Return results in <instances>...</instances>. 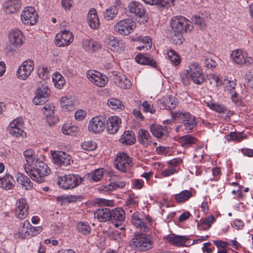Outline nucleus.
I'll list each match as a JSON object with an SVG mask.
<instances>
[{
  "label": "nucleus",
  "mask_w": 253,
  "mask_h": 253,
  "mask_svg": "<svg viewBox=\"0 0 253 253\" xmlns=\"http://www.w3.org/2000/svg\"><path fill=\"white\" fill-rule=\"evenodd\" d=\"M170 27L169 38L171 42L175 45L182 44L184 40L182 35L193 29L191 21L182 16L172 17L171 19Z\"/></svg>",
  "instance_id": "nucleus-1"
},
{
  "label": "nucleus",
  "mask_w": 253,
  "mask_h": 253,
  "mask_svg": "<svg viewBox=\"0 0 253 253\" xmlns=\"http://www.w3.org/2000/svg\"><path fill=\"white\" fill-rule=\"evenodd\" d=\"M51 172L49 167L39 159L35 160L34 165L30 168H26V173L33 180L39 183L45 181V177Z\"/></svg>",
  "instance_id": "nucleus-2"
},
{
  "label": "nucleus",
  "mask_w": 253,
  "mask_h": 253,
  "mask_svg": "<svg viewBox=\"0 0 253 253\" xmlns=\"http://www.w3.org/2000/svg\"><path fill=\"white\" fill-rule=\"evenodd\" d=\"M171 118L175 121H181L186 130L191 131L197 126L196 117L185 111H171Z\"/></svg>",
  "instance_id": "nucleus-3"
},
{
  "label": "nucleus",
  "mask_w": 253,
  "mask_h": 253,
  "mask_svg": "<svg viewBox=\"0 0 253 253\" xmlns=\"http://www.w3.org/2000/svg\"><path fill=\"white\" fill-rule=\"evenodd\" d=\"M129 245L134 250L145 252L152 248L153 243L149 235L142 234L132 238L129 241Z\"/></svg>",
  "instance_id": "nucleus-4"
},
{
  "label": "nucleus",
  "mask_w": 253,
  "mask_h": 253,
  "mask_svg": "<svg viewBox=\"0 0 253 253\" xmlns=\"http://www.w3.org/2000/svg\"><path fill=\"white\" fill-rule=\"evenodd\" d=\"M186 72L193 83L196 84L201 85L205 81L202 68L197 62L191 63Z\"/></svg>",
  "instance_id": "nucleus-5"
},
{
  "label": "nucleus",
  "mask_w": 253,
  "mask_h": 253,
  "mask_svg": "<svg viewBox=\"0 0 253 253\" xmlns=\"http://www.w3.org/2000/svg\"><path fill=\"white\" fill-rule=\"evenodd\" d=\"M83 181L79 175L74 174H65L59 177L58 185L64 189H73L79 185Z\"/></svg>",
  "instance_id": "nucleus-6"
},
{
  "label": "nucleus",
  "mask_w": 253,
  "mask_h": 253,
  "mask_svg": "<svg viewBox=\"0 0 253 253\" xmlns=\"http://www.w3.org/2000/svg\"><path fill=\"white\" fill-rule=\"evenodd\" d=\"M127 12H129L132 17L136 18H144L143 22L147 21L146 17V10L143 5L139 2L131 1L128 3Z\"/></svg>",
  "instance_id": "nucleus-7"
},
{
  "label": "nucleus",
  "mask_w": 253,
  "mask_h": 253,
  "mask_svg": "<svg viewBox=\"0 0 253 253\" xmlns=\"http://www.w3.org/2000/svg\"><path fill=\"white\" fill-rule=\"evenodd\" d=\"M136 27V24L131 19L121 20L114 26L116 32L122 35H128L133 32Z\"/></svg>",
  "instance_id": "nucleus-8"
},
{
  "label": "nucleus",
  "mask_w": 253,
  "mask_h": 253,
  "mask_svg": "<svg viewBox=\"0 0 253 253\" xmlns=\"http://www.w3.org/2000/svg\"><path fill=\"white\" fill-rule=\"evenodd\" d=\"M131 158L127 154L123 152H120L115 159L114 166L118 170L126 172L131 166Z\"/></svg>",
  "instance_id": "nucleus-9"
},
{
  "label": "nucleus",
  "mask_w": 253,
  "mask_h": 253,
  "mask_svg": "<svg viewBox=\"0 0 253 253\" xmlns=\"http://www.w3.org/2000/svg\"><path fill=\"white\" fill-rule=\"evenodd\" d=\"M53 163L60 167L70 165L73 162L71 156L63 151H50Z\"/></svg>",
  "instance_id": "nucleus-10"
},
{
  "label": "nucleus",
  "mask_w": 253,
  "mask_h": 253,
  "mask_svg": "<svg viewBox=\"0 0 253 253\" xmlns=\"http://www.w3.org/2000/svg\"><path fill=\"white\" fill-rule=\"evenodd\" d=\"M24 122L22 118H18L12 121L9 125L8 130L9 133L16 137L24 138L26 133L24 131Z\"/></svg>",
  "instance_id": "nucleus-11"
},
{
  "label": "nucleus",
  "mask_w": 253,
  "mask_h": 253,
  "mask_svg": "<svg viewBox=\"0 0 253 253\" xmlns=\"http://www.w3.org/2000/svg\"><path fill=\"white\" fill-rule=\"evenodd\" d=\"M38 14L34 7H26L22 12L21 19L25 25H33L38 21Z\"/></svg>",
  "instance_id": "nucleus-12"
},
{
  "label": "nucleus",
  "mask_w": 253,
  "mask_h": 253,
  "mask_svg": "<svg viewBox=\"0 0 253 253\" xmlns=\"http://www.w3.org/2000/svg\"><path fill=\"white\" fill-rule=\"evenodd\" d=\"M105 128V119L101 116L93 117L89 122L88 129L95 134L102 132Z\"/></svg>",
  "instance_id": "nucleus-13"
},
{
  "label": "nucleus",
  "mask_w": 253,
  "mask_h": 253,
  "mask_svg": "<svg viewBox=\"0 0 253 253\" xmlns=\"http://www.w3.org/2000/svg\"><path fill=\"white\" fill-rule=\"evenodd\" d=\"M34 63L31 59L24 61L19 67L17 71L18 78L26 80L31 74L34 69Z\"/></svg>",
  "instance_id": "nucleus-14"
},
{
  "label": "nucleus",
  "mask_w": 253,
  "mask_h": 253,
  "mask_svg": "<svg viewBox=\"0 0 253 253\" xmlns=\"http://www.w3.org/2000/svg\"><path fill=\"white\" fill-rule=\"evenodd\" d=\"M74 40V36L69 30H64L58 33L55 37V44L59 46H68Z\"/></svg>",
  "instance_id": "nucleus-15"
},
{
  "label": "nucleus",
  "mask_w": 253,
  "mask_h": 253,
  "mask_svg": "<svg viewBox=\"0 0 253 253\" xmlns=\"http://www.w3.org/2000/svg\"><path fill=\"white\" fill-rule=\"evenodd\" d=\"M33 102L36 105H41L45 103L48 97L49 93V89L46 84H43L39 87L35 92Z\"/></svg>",
  "instance_id": "nucleus-16"
},
{
  "label": "nucleus",
  "mask_w": 253,
  "mask_h": 253,
  "mask_svg": "<svg viewBox=\"0 0 253 253\" xmlns=\"http://www.w3.org/2000/svg\"><path fill=\"white\" fill-rule=\"evenodd\" d=\"M86 76L90 82L99 87L105 86L108 81L106 76L96 70L87 71Z\"/></svg>",
  "instance_id": "nucleus-17"
},
{
  "label": "nucleus",
  "mask_w": 253,
  "mask_h": 253,
  "mask_svg": "<svg viewBox=\"0 0 253 253\" xmlns=\"http://www.w3.org/2000/svg\"><path fill=\"white\" fill-rule=\"evenodd\" d=\"M29 207L24 198L18 199L15 204V214L20 219H24L29 214Z\"/></svg>",
  "instance_id": "nucleus-18"
},
{
  "label": "nucleus",
  "mask_w": 253,
  "mask_h": 253,
  "mask_svg": "<svg viewBox=\"0 0 253 253\" xmlns=\"http://www.w3.org/2000/svg\"><path fill=\"white\" fill-rule=\"evenodd\" d=\"M109 77L114 81L116 85L121 88L126 89L131 86L130 81L121 73L114 71L109 75Z\"/></svg>",
  "instance_id": "nucleus-19"
},
{
  "label": "nucleus",
  "mask_w": 253,
  "mask_h": 253,
  "mask_svg": "<svg viewBox=\"0 0 253 253\" xmlns=\"http://www.w3.org/2000/svg\"><path fill=\"white\" fill-rule=\"evenodd\" d=\"M231 57L233 61L237 64H245L250 65L253 64V59L248 57L246 53L241 49H236L232 51Z\"/></svg>",
  "instance_id": "nucleus-20"
},
{
  "label": "nucleus",
  "mask_w": 253,
  "mask_h": 253,
  "mask_svg": "<svg viewBox=\"0 0 253 253\" xmlns=\"http://www.w3.org/2000/svg\"><path fill=\"white\" fill-rule=\"evenodd\" d=\"M106 128L109 134H116L119 130L122 119L118 116H111L108 118L106 122Z\"/></svg>",
  "instance_id": "nucleus-21"
},
{
  "label": "nucleus",
  "mask_w": 253,
  "mask_h": 253,
  "mask_svg": "<svg viewBox=\"0 0 253 253\" xmlns=\"http://www.w3.org/2000/svg\"><path fill=\"white\" fill-rule=\"evenodd\" d=\"M111 218L110 220L116 228L122 226L126 217L125 211L121 208H116L111 211Z\"/></svg>",
  "instance_id": "nucleus-22"
},
{
  "label": "nucleus",
  "mask_w": 253,
  "mask_h": 253,
  "mask_svg": "<svg viewBox=\"0 0 253 253\" xmlns=\"http://www.w3.org/2000/svg\"><path fill=\"white\" fill-rule=\"evenodd\" d=\"M132 224L138 229L144 232L149 231V227L147 223L143 220L142 215L139 212L133 213L131 219Z\"/></svg>",
  "instance_id": "nucleus-23"
},
{
  "label": "nucleus",
  "mask_w": 253,
  "mask_h": 253,
  "mask_svg": "<svg viewBox=\"0 0 253 253\" xmlns=\"http://www.w3.org/2000/svg\"><path fill=\"white\" fill-rule=\"evenodd\" d=\"M21 6V3L20 0H8L2 5L4 12L8 14L18 12Z\"/></svg>",
  "instance_id": "nucleus-24"
},
{
  "label": "nucleus",
  "mask_w": 253,
  "mask_h": 253,
  "mask_svg": "<svg viewBox=\"0 0 253 253\" xmlns=\"http://www.w3.org/2000/svg\"><path fill=\"white\" fill-rule=\"evenodd\" d=\"M111 210L108 208L101 207L94 212V217L100 222H106L111 218Z\"/></svg>",
  "instance_id": "nucleus-25"
},
{
  "label": "nucleus",
  "mask_w": 253,
  "mask_h": 253,
  "mask_svg": "<svg viewBox=\"0 0 253 253\" xmlns=\"http://www.w3.org/2000/svg\"><path fill=\"white\" fill-rule=\"evenodd\" d=\"M161 109L172 110L177 105V100L172 96L164 97L159 100Z\"/></svg>",
  "instance_id": "nucleus-26"
},
{
  "label": "nucleus",
  "mask_w": 253,
  "mask_h": 253,
  "mask_svg": "<svg viewBox=\"0 0 253 253\" xmlns=\"http://www.w3.org/2000/svg\"><path fill=\"white\" fill-rule=\"evenodd\" d=\"M22 33L18 29L12 30L9 35V42L15 47H18L22 45Z\"/></svg>",
  "instance_id": "nucleus-27"
},
{
  "label": "nucleus",
  "mask_w": 253,
  "mask_h": 253,
  "mask_svg": "<svg viewBox=\"0 0 253 253\" xmlns=\"http://www.w3.org/2000/svg\"><path fill=\"white\" fill-rule=\"evenodd\" d=\"M135 60L140 64L147 65L154 68L157 66L156 61L149 54L140 53L136 56Z\"/></svg>",
  "instance_id": "nucleus-28"
},
{
  "label": "nucleus",
  "mask_w": 253,
  "mask_h": 253,
  "mask_svg": "<svg viewBox=\"0 0 253 253\" xmlns=\"http://www.w3.org/2000/svg\"><path fill=\"white\" fill-rule=\"evenodd\" d=\"M87 21L89 26L92 29H97L100 25L99 18L95 8H91L88 12Z\"/></svg>",
  "instance_id": "nucleus-29"
},
{
  "label": "nucleus",
  "mask_w": 253,
  "mask_h": 253,
  "mask_svg": "<svg viewBox=\"0 0 253 253\" xmlns=\"http://www.w3.org/2000/svg\"><path fill=\"white\" fill-rule=\"evenodd\" d=\"M150 129L153 135L156 137L161 138L163 136L168 135V127L167 126L163 127L161 125L153 124L150 126Z\"/></svg>",
  "instance_id": "nucleus-30"
},
{
  "label": "nucleus",
  "mask_w": 253,
  "mask_h": 253,
  "mask_svg": "<svg viewBox=\"0 0 253 253\" xmlns=\"http://www.w3.org/2000/svg\"><path fill=\"white\" fill-rule=\"evenodd\" d=\"M167 240L172 245L182 247L185 246L188 239L186 236H178L172 234L169 235L167 237Z\"/></svg>",
  "instance_id": "nucleus-31"
},
{
  "label": "nucleus",
  "mask_w": 253,
  "mask_h": 253,
  "mask_svg": "<svg viewBox=\"0 0 253 253\" xmlns=\"http://www.w3.org/2000/svg\"><path fill=\"white\" fill-rule=\"evenodd\" d=\"M16 177L17 182L26 190H30L33 189V183L26 175L18 172L16 174Z\"/></svg>",
  "instance_id": "nucleus-32"
},
{
  "label": "nucleus",
  "mask_w": 253,
  "mask_h": 253,
  "mask_svg": "<svg viewBox=\"0 0 253 253\" xmlns=\"http://www.w3.org/2000/svg\"><path fill=\"white\" fill-rule=\"evenodd\" d=\"M137 139L138 141L143 145L147 146L152 142V137L149 132L142 128L138 130Z\"/></svg>",
  "instance_id": "nucleus-33"
},
{
  "label": "nucleus",
  "mask_w": 253,
  "mask_h": 253,
  "mask_svg": "<svg viewBox=\"0 0 253 253\" xmlns=\"http://www.w3.org/2000/svg\"><path fill=\"white\" fill-rule=\"evenodd\" d=\"M31 224L28 220H25L21 223L19 230L16 234L17 238L20 239H28L30 238L29 229Z\"/></svg>",
  "instance_id": "nucleus-34"
},
{
  "label": "nucleus",
  "mask_w": 253,
  "mask_h": 253,
  "mask_svg": "<svg viewBox=\"0 0 253 253\" xmlns=\"http://www.w3.org/2000/svg\"><path fill=\"white\" fill-rule=\"evenodd\" d=\"M135 141L134 133L130 130L125 131L119 139L121 143L128 145L134 144Z\"/></svg>",
  "instance_id": "nucleus-35"
},
{
  "label": "nucleus",
  "mask_w": 253,
  "mask_h": 253,
  "mask_svg": "<svg viewBox=\"0 0 253 253\" xmlns=\"http://www.w3.org/2000/svg\"><path fill=\"white\" fill-rule=\"evenodd\" d=\"M14 180L9 174H6L3 177H0V187L8 190L14 186Z\"/></svg>",
  "instance_id": "nucleus-36"
},
{
  "label": "nucleus",
  "mask_w": 253,
  "mask_h": 253,
  "mask_svg": "<svg viewBox=\"0 0 253 253\" xmlns=\"http://www.w3.org/2000/svg\"><path fill=\"white\" fill-rule=\"evenodd\" d=\"M23 155L24 156L26 163L23 166L25 171L26 172V168L30 169L33 165H34L35 162V155L33 150L31 149H28L24 151Z\"/></svg>",
  "instance_id": "nucleus-37"
},
{
  "label": "nucleus",
  "mask_w": 253,
  "mask_h": 253,
  "mask_svg": "<svg viewBox=\"0 0 253 253\" xmlns=\"http://www.w3.org/2000/svg\"><path fill=\"white\" fill-rule=\"evenodd\" d=\"M215 221V218L213 215H210L206 218H202L198 222V229L200 230H207Z\"/></svg>",
  "instance_id": "nucleus-38"
},
{
  "label": "nucleus",
  "mask_w": 253,
  "mask_h": 253,
  "mask_svg": "<svg viewBox=\"0 0 253 253\" xmlns=\"http://www.w3.org/2000/svg\"><path fill=\"white\" fill-rule=\"evenodd\" d=\"M106 43L108 48L112 51H118L120 49L119 40L114 36L107 37L105 39Z\"/></svg>",
  "instance_id": "nucleus-39"
},
{
  "label": "nucleus",
  "mask_w": 253,
  "mask_h": 253,
  "mask_svg": "<svg viewBox=\"0 0 253 253\" xmlns=\"http://www.w3.org/2000/svg\"><path fill=\"white\" fill-rule=\"evenodd\" d=\"M192 196V194L191 191L185 190L178 194H175L174 198L177 203H181L188 200Z\"/></svg>",
  "instance_id": "nucleus-40"
},
{
  "label": "nucleus",
  "mask_w": 253,
  "mask_h": 253,
  "mask_svg": "<svg viewBox=\"0 0 253 253\" xmlns=\"http://www.w3.org/2000/svg\"><path fill=\"white\" fill-rule=\"evenodd\" d=\"M180 142L183 147H189L195 144L197 139L190 135H185L179 138Z\"/></svg>",
  "instance_id": "nucleus-41"
},
{
  "label": "nucleus",
  "mask_w": 253,
  "mask_h": 253,
  "mask_svg": "<svg viewBox=\"0 0 253 253\" xmlns=\"http://www.w3.org/2000/svg\"><path fill=\"white\" fill-rule=\"evenodd\" d=\"M118 12L117 6L112 5L108 8L104 13V18L108 21L113 19Z\"/></svg>",
  "instance_id": "nucleus-42"
},
{
  "label": "nucleus",
  "mask_w": 253,
  "mask_h": 253,
  "mask_svg": "<svg viewBox=\"0 0 253 253\" xmlns=\"http://www.w3.org/2000/svg\"><path fill=\"white\" fill-rule=\"evenodd\" d=\"M52 81L55 86L58 89H61L65 84L64 77L58 72L53 75Z\"/></svg>",
  "instance_id": "nucleus-43"
},
{
  "label": "nucleus",
  "mask_w": 253,
  "mask_h": 253,
  "mask_svg": "<svg viewBox=\"0 0 253 253\" xmlns=\"http://www.w3.org/2000/svg\"><path fill=\"white\" fill-rule=\"evenodd\" d=\"M126 186V183L124 181H119L111 182L108 185L104 186L101 190L105 192L108 191H113L118 188H123Z\"/></svg>",
  "instance_id": "nucleus-44"
},
{
  "label": "nucleus",
  "mask_w": 253,
  "mask_h": 253,
  "mask_svg": "<svg viewBox=\"0 0 253 253\" xmlns=\"http://www.w3.org/2000/svg\"><path fill=\"white\" fill-rule=\"evenodd\" d=\"M107 104L109 107L113 110H121L124 107L123 104L119 99L114 98L108 99Z\"/></svg>",
  "instance_id": "nucleus-45"
},
{
  "label": "nucleus",
  "mask_w": 253,
  "mask_h": 253,
  "mask_svg": "<svg viewBox=\"0 0 253 253\" xmlns=\"http://www.w3.org/2000/svg\"><path fill=\"white\" fill-rule=\"evenodd\" d=\"M60 101L61 107L65 110L72 111L73 109V103L71 99L62 97Z\"/></svg>",
  "instance_id": "nucleus-46"
},
{
  "label": "nucleus",
  "mask_w": 253,
  "mask_h": 253,
  "mask_svg": "<svg viewBox=\"0 0 253 253\" xmlns=\"http://www.w3.org/2000/svg\"><path fill=\"white\" fill-rule=\"evenodd\" d=\"M168 56L171 63L174 66H177L180 63V58L174 50L170 49L168 51Z\"/></svg>",
  "instance_id": "nucleus-47"
},
{
  "label": "nucleus",
  "mask_w": 253,
  "mask_h": 253,
  "mask_svg": "<svg viewBox=\"0 0 253 253\" xmlns=\"http://www.w3.org/2000/svg\"><path fill=\"white\" fill-rule=\"evenodd\" d=\"M104 174V169L100 168L95 169L93 172L89 174L90 180L92 181H98L101 179Z\"/></svg>",
  "instance_id": "nucleus-48"
},
{
  "label": "nucleus",
  "mask_w": 253,
  "mask_h": 253,
  "mask_svg": "<svg viewBox=\"0 0 253 253\" xmlns=\"http://www.w3.org/2000/svg\"><path fill=\"white\" fill-rule=\"evenodd\" d=\"M77 228L79 232L84 235H88L91 231L90 226L86 223L81 221L77 223Z\"/></svg>",
  "instance_id": "nucleus-49"
},
{
  "label": "nucleus",
  "mask_w": 253,
  "mask_h": 253,
  "mask_svg": "<svg viewBox=\"0 0 253 253\" xmlns=\"http://www.w3.org/2000/svg\"><path fill=\"white\" fill-rule=\"evenodd\" d=\"M62 130L65 135H76V132L78 131V128L75 126L65 125L63 126Z\"/></svg>",
  "instance_id": "nucleus-50"
},
{
  "label": "nucleus",
  "mask_w": 253,
  "mask_h": 253,
  "mask_svg": "<svg viewBox=\"0 0 253 253\" xmlns=\"http://www.w3.org/2000/svg\"><path fill=\"white\" fill-rule=\"evenodd\" d=\"M192 20L200 29L203 30L206 27L205 20L203 17L194 15L192 17Z\"/></svg>",
  "instance_id": "nucleus-51"
},
{
  "label": "nucleus",
  "mask_w": 253,
  "mask_h": 253,
  "mask_svg": "<svg viewBox=\"0 0 253 253\" xmlns=\"http://www.w3.org/2000/svg\"><path fill=\"white\" fill-rule=\"evenodd\" d=\"M223 84L225 85V90H227L229 93H233L235 91V87L236 86L235 81L225 79L223 82Z\"/></svg>",
  "instance_id": "nucleus-52"
},
{
  "label": "nucleus",
  "mask_w": 253,
  "mask_h": 253,
  "mask_svg": "<svg viewBox=\"0 0 253 253\" xmlns=\"http://www.w3.org/2000/svg\"><path fill=\"white\" fill-rule=\"evenodd\" d=\"M54 106L52 104H47L43 107L42 110L47 118L53 116L54 114Z\"/></svg>",
  "instance_id": "nucleus-53"
},
{
  "label": "nucleus",
  "mask_w": 253,
  "mask_h": 253,
  "mask_svg": "<svg viewBox=\"0 0 253 253\" xmlns=\"http://www.w3.org/2000/svg\"><path fill=\"white\" fill-rule=\"evenodd\" d=\"M82 149L85 151H93L97 148L96 143L93 141H84L81 145Z\"/></svg>",
  "instance_id": "nucleus-54"
},
{
  "label": "nucleus",
  "mask_w": 253,
  "mask_h": 253,
  "mask_svg": "<svg viewBox=\"0 0 253 253\" xmlns=\"http://www.w3.org/2000/svg\"><path fill=\"white\" fill-rule=\"evenodd\" d=\"M226 140L227 141H240L243 140L244 137L239 133L236 132H230L225 136Z\"/></svg>",
  "instance_id": "nucleus-55"
},
{
  "label": "nucleus",
  "mask_w": 253,
  "mask_h": 253,
  "mask_svg": "<svg viewBox=\"0 0 253 253\" xmlns=\"http://www.w3.org/2000/svg\"><path fill=\"white\" fill-rule=\"evenodd\" d=\"M37 73L39 77L43 80L48 78L49 73L47 69L43 66L39 67L37 70Z\"/></svg>",
  "instance_id": "nucleus-56"
},
{
  "label": "nucleus",
  "mask_w": 253,
  "mask_h": 253,
  "mask_svg": "<svg viewBox=\"0 0 253 253\" xmlns=\"http://www.w3.org/2000/svg\"><path fill=\"white\" fill-rule=\"evenodd\" d=\"M217 65L216 62L212 58L205 56L204 61V66L207 69H213Z\"/></svg>",
  "instance_id": "nucleus-57"
},
{
  "label": "nucleus",
  "mask_w": 253,
  "mask_h": 253,
  "mask_svg": "<svg viewBox=\"0 0 253 253\" xmlns=\"http://www.w3.org/2000/svg\"><path fill=\"white\" fill-rule=\"evenodd\" d=\"M231 95V98L232 101L238 106H240L242 104V98L241 96L239 94L237 93L236 91L233 93H229Z\"/></svg>",
  "instance_id": "nucleus-58"
},
{
  "label": "nucleus",
  "mask_w": 253,
  "mask_h": 253,
  "mask_svg": "<svg viewBox=\"0 0 253 253\" xmlns=\"http://www.w3.org/2000/svg\"><path fill=\"white\" fill-rule=\"evenodd\" d=\"M142 106L143 108L144 111L145 112L154 114L156 112V110L153 106L147 101H144L142 104Z\"/></svg>",
  "instance_id": "nucleus-59"
},
{
  "label": "nucleus",
  "mask_w": 253,
  "mask_h": 253,
  "mask_svg": "<svg viewBox=\"0 0 253 253\" xmlns=\"http://www.w3.org/2000/svg\"><path fill=\"white\" fill-rule=\"evenodd\" d=\"M213 110L219 113H224L226 111V108L221 104L217 103H212L210 106Z\"/></svg>",
  "instance_id": "nucleus-60"
},
{
  "label": "nucleus",
  "mask_w": 253,
  "mask_h": 253,
  "mask_svg": "<svg viewBox=\"0 0 253 253\" xmlns=\"http://www.w3.org/2000/svg\"><path fill=\"white\" fill-rule=\"evenodd\" d=\"M178 172L177 169L171 168L166 169L161 172V175L163 177H166L174 174Z\"/></svg>",
  "instance_id": "nucleus-61"
},
{
  "label": "nucleus",
  "mask_w": 253,
  "mask_h": 253,
  "mask_svg": "<svg viewBox=\"0 0 253 253\" xmlns=\"http://www.w3.org/2000/svg\"><path fill=\"white\" fill-rule=\"evenodd\" d=\"M42 230V226L34 227L31 224L30 226L29 235L30 238L32 236H36L41 232Z\"/></svg>",
  "instance_id": "nucleus-62"
},
{
  "label": "nucleus",
  "mask_w": 253,
  "mask_h": 253,
  "mask_svg": "<svg viewBox=\"0 0 253 253\" xmlns=\"http://www.w3.org/2000/svg\"><path fill=\"white\" fill-rule=\"evenodd\" d=\"M212 242L217 248H221L222 249H226L230 245L227 242L220 240H213Z\"/></svg>",
  "instance_id": "nucleus-63"
},
{
  "label": "nucleus",
  "mask_w": 253,
  "mask_h": 253,
  "mask_svg": "<svg viewBox=\"0 0 253 253\" xmlns=\"http://www.w3.org/2000/svg\"><path fill=\"white\" fill-rule=\"evenodd\" d=\"M245 78L247 80V85L253 89V73L250 72L246 74Z\"/></svg>",
  "instance_id": "nucleus-64"
}]
</instances>
